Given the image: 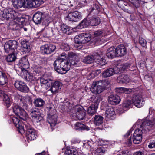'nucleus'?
I'll list each match as a JSON object with an SVG mask.
<instances>
[{
    "label": "nucleus",
    "instance_id": "f257e3e1",
    "mask_svg": "<svg viewBox=\"0 0 155 155\" xmlns=\"http://www.w3.org/2000/svg\"><path fill=\"white\" fill-rule=\"evenodd\" d=\"M155 127V117H153L151 120H146L142 122L140 126L141 130L137 129L135 130L133 134V141L136 144L139 143L142 140V134L143 131L148 130Z\"/></svg>",
    "mask_w": 155,
    "mask_h": 155
},
{
    "label": "nucleus",
    "instance_id": "f03ea898",
    "mask_svg": "<svg viewBox=\"0 0 155 155\" xmlns=\"http://www.w3.org/2000/svg\"><path fill=\"white\" fill-rule=\"evenodd\" d=\"M40 83L41 86L46 90L49 88L51 86L50 90L53 94H55L58 92L61 86V83L60 82L56 81L53 83L52 79L47 77L45 75L41 78Z\"/></svg>",
    "mask_w": 155,
    "mask_h": 155
},
{
    "label": "nucleus",
    "instance_id": "7ed1b4c3",
    "mask_svg": "<svg viewBox=\"0 0 155 155\" xmlns=\"http://www.w3.org/2000/svg\"><path fill=\"white\" fill-rule=\"evenodd\" d=\"M17 42L15 40H9L5 44L4 48L5 52L7 53L12 52L7 56L5 60L7 62H12L16 59V55L13 51L17 48Z\"/></svg>",
    "mask_w": 155,
    "mask_h": 155
},
{
    "label": "nucleus",
    "instance_id": "20e7f679",
    "mask_svg": "<svg viewBox=\"0 0 155 155\" xmlns=\"http://www.w3.org/2000/svg\"><path fill=\"white\" fill-rule=\"evenodd\" d=\"M133 103L136 107L140 108L144 105L145 102L141 95H137L133 97L132 102L130 101H124L122 104V107L124 108H130L132 107Z\"/></svg>",
    "mask_w": 155,
    "mask_h": 155
},
{
    "label": "nucleus",
    "instance_id": "39448f33",
    "mask_svg": "<svg viewBox=\"0 0 155 155\" xmlns=\"http://www.w3.org/2000/svg\"><path fill=\"white\" fill-rule=\"evenodd\" d=\"M67 63V61L63 60L62 59L56 60L53 64L54 70L58 73L65 74L70 67L69 66L66 65V64Z\"/></svg>",
    "mask_w": 155,
    "mask_h": 155
},
{
    "label": "nucleus",
    "instance_id": "423d86ee",
    "mask_svg": "<svg viewBox=\"0 0 155 155\" xmlns=\"http://www.w3.org/2000/svg\"><path fill=\"white\" fill-rule=\"evenodd\" d=\"M53 105L50 104L46 108V110L48 112L47 120L52 127L56 125L57 121L56 110L53 108Z\"/></svg>",
    "mask_w": 155,
    "mask_h": 155
},
{
    "label": "nucleus",
    "instance_id": "0eeeda50",
    "mask_svg": "<svg viewBox=\"0 0 155 155\" xmlns=\"http://www.w3.org/2000/svg\"><path fill=\"white\" fill-rule=\"evenodd\" d=\"M91 40L90 34L85 33L76 35L74 38V42H79L83 45L89 42Z\"/></svg>",
    "mask_w": 155,
    "mask_h": 155
},
{
    "label": "nucleus",
    "instance_id": "6e6552de",
    "mask_svg": "<svg viewBox=\"0 0 155 155\" xmlns=\"http://www.w3.org/2000/svg\"><path fill=\"white\" fill-rule=\"evenodd\" d=\"M101 100L100 97H97L95 98L94 100V104H92L88 108L87 113L89 115L92 116L95 113L99 104Z\"/></svg>",
    "mask_w": 155,
    "mask_h": 155
},
{
    "label": "nucleus",
    "instance_id": "1a4fd4ad",
    "mask_svg": "<svg viewBox=\"0 0 155 155\" xmlns=\"http://www.w3.org/2000/svg\"><path fill=\"white\" fill-rule=\"evenodd\" d=\"M73 112L74 113H71V116L75 120L78 119L79 120L83 119L86 115V111L84 109H74Z\"/></svg>",
    "mask_w": 155,
    "mask_h": 155
},
{
    "label": "nucleus",
    "instance_id": "9d476101",
    "mask_svg": "<svg viewBox=\"0 0 155 155\" xmlns=\"http://www.w3.org/2000/svg\"><path fill=\"white\" fill-rule=\"evenodd\" d=\"M45 17V15L40 12H38L34 14L33 17V20L36 24H40L41 22L42 21L45 22V23H46L47 22L48 23V17Z\"/></svg>",
    "mask_w": 155,
    "mask_h": 155
},
{
    "label": "nucleus",
    "instance_id": "9b49d317",
    "mask_svg": "<svg viewBox=\"0 0 155 155\" xmlns=\"http://www.w3.org/2000/svg\"><path fill=\"white\" fill-rule=\"evenodd\" d=\"M56 46L52 44H45L41 47V52L44 54H49L54 52Z\"/></svg>",
    "mask_w": 155,
    "mask_h": 155
},
{
    "label": "nucleus",
    "instance_id": "f8f14e48",
    "mask_svg": "<svg viewBox=\"0 0 155 155\" xmlns=\"http://www.w3.org/2000/svg\"><path fill=\"white\" fill-rule=\"evenodd\" d=\"M102 84L100 81L94 82L91 88V91L95 94L101 93L104 88Z\"/></svg>",
    "mask_w": 155,
    "mask_h": 155
},
{
    "label": "nucleus",
    "instance_id": "ddd939ff",
    "mask_svg": "<svg viewBox=\"0 0 155 155\" xmlns=\"http://www.w3.org/2000/svg\"><path fill=\"white\" fill-rule=\"evenodd\" d=\"M15 87L21 92L26 93L29 91V88L26 84L24 82L17 81L14 84Z\"/></svg>",
    "mask_w": 155,
    "mask_h": 155
},
{
    "label": "nucleus",
    "instance_id": "4468645a",
    "mask_svg": "<svg viewBox=\"0 0 155 155\" xmlns=\"http://www.w3.org/2000/svg\"><path fill=\"white\" fill-rule=\"evenodd\" d=\"M30 114L32 118L35 120L36 122H39L43 119V117L41 115L39 110L36 108H34L30 110Z\"/></svg>",
    "mask_w": 155,
    "mask_h": 155
},
{
    "label": "nucleus",
    "instance_id": "2eb2a0df",
    "mask_svg": "<svg viewBox=\"0 0 155 155\" xmlns=\"http://www.w3.org/2000/svg\"><path fill=\"white\" fill-rule=\"evenodd\" d=\"M29 0H12V3L14 8H19L23 7L28 8L27 2Z\"/></svg>",
    "mask_w": 155,
    "mask_h": 155
},
{
    "label": "nucleus",
    "instance_id": "dca6fc26",
    "mask_svg": "<svg viewBox=\"0 0 155 155\" xmlns=\"http://www.w3.org/2000/svg\"><path fill=\"white\" fill-rule=\"evenodd\" d=\"M26 133L28 140L30 141L34 140L37 137L35 130L30 125L26 126Z\"/></svg>",
    "mask_w": 155,
    "mask_h": 155
},
{
    "label": "nucleus",
    "instance_id": "f3484780",
    "mask_svg": "<svg viewBox=\"0 0 155 155\" xmlns=\"http://www.w3.org/2000/svg\"><path fill=\"white\" fill-rule=\"evenodd\" d=\"M67 18L69 21L76 22L81 18L82 15L81 13L75 11L69 13Z\"/></svg>",
    "mask_w": 155,
    "mask_h": 155
},
{
    "label": "nucleus",
    "instance_id": "a211bd4d",
    "mask_svg": "<svg viewBox=\"0 0 155 155\" xmlns=\"http://www.w3.org/2000/svg\"><path fill=\"white\" fill-rule=\"evenodd\" d=\"M118 67L111 68L105 70L101 74L102 77L104 78H107L113 75L115 73H117L115 70Z\"/></svg>",
    "mask_w": 155,
    "mask_h": 155
},
{
    "label": "nucleus",
    "instance_id": "6ab92c4d",
    "mask_svg": "<svg viewBox=\"0 0 155 155\" xmlns=\"http://www.w3.org/2000/svg\"><path fill=\"white\" fill-rule=\"evenodd\" d=\"M19 65L21 67V70L23 71L26 70L29 67V64L28 59L26 57H24L20 60Z\"/></svg>",
    "mask_w": 155,
    "mask_h": 155
},
{
    "label": "nucleus",
    "instance_id": "aec40b11",
    "mask_svg": "<svg viewBox=\"0 0 155 155\" xmlns=\"http://www.w3.org/2000/svg\"><path fill=\"white\" fill-rule=\"evenodd\" d=\"M116 49L118 57L123 56L127 54V49L123 45H119Z\"/></svg>",
    "mask_w": 155,
    "mask_h": 155
},
{
    "label": "nucleus",
    "instance_id": "412c9836",
    "mask_svg": "<svg viewBox=\"0 0 155 155\" xmlns=\"http://www.w3.org/2000/svg\"><path fill=\"white\" fill-rule=\"evenodd\" d=\"M120 101V97L117 95H110L108 97V102L112 105L117 104L119 103Z\"/></svg>",
    "mask_w": 155,
    "mask_h": 155
},
{
    "label": "nucleus",
    "instance_id": "4be33fe9",
    "mask_svg": "<svg viewBox=\"0 0 155 155\" xmlns=\"http://www.w3.org/2000/svg\"><path fill=\"white\" fill-rule=\"evenodd\" d=\"M106 56L108 58L111 59L118 57L116 48L112 47L108 48L107 51Z\"/></svg>",
    "mask_w": 155,
    "mask_h": 155
},
{
    "label": "nucleus",
    "instance_id": "5701e85b",
    "mask_svg": "<svg viewBox=\"0 0 155 155\" xmlns=\"http://www.w3.org/2000/svg\"><path fill=\"white\" fill-rule=\"evenodd\" d=\"M130 81V79L129 76L127 75L121 74L117 78V82L120 84H126Z\"/></svg>",
    "mask_w": 155,
    "mask_h": 155
},
{
    "label": "nucleus",
    "instance_id": "b1692460",
    "mask_svg": "<svg viewBox=\"0 0 155 155\" xmlns=\"http://www.w3.org/2000/svg\"><path fill=\"white\" fill-rule=\"evenodd\" d=\"M88 21L90 25L97 26L100 23V20L98 17H89L88 16Z\"/></svg>",
    "mask_w": 155,
    "mask_h": 155
},
{
    "label": "nucleus",
    "instance_id": "393cba45",
    "mask_svg": "<svg viewBox=\"0 0 155 155\" xmlns=\"http://www.w3.org/2000/svg\"><path fill=\"white\" fill-rule=\"evenodd\" d=\"M41 3L40 0H29L27 3L28 8H36L39 7Z\"/></svg>",
    "mask_w": 155,
    "mask_h": 155
},
{
    "label": "nucleus",
    "instance_id": "a878e982",
    "mask_svg": "<svg viewBox=\"0 0 155 155\" xmlns=\"http://www.w3.org/2000/svg\"><path fill=\"white\" fill-rule=\"evenodd\" d=\"M94 57L96 58L95 62L97 64L103 66L107 64V61L103 57L101 58L100 55L97 53H96V56Z\"/></svg>",
    "mask_w": 155,
    "mask_h": 155
},
{
    "label": "nucleus",
    "instance_id": "bb28decb",
    "mask_svg": "<svg viewBox=\"0 0 155 155\" xmlns=\"http://www.w3.org/2000/svg\"><path fill=\"white\" fill-rule=\"evenodd\" d=\"M8 82V79L6 74L4 72L0 71V85H4Z\"/></svg>",
    "mask_w": 155,
    "mask_h": 155
},
{
    "label": "nucleus",
    "instance_id": "cd10ccee",
    "mask_svg": "<svg viewBox=\"0 0 155 155\" xmlns=\"http://www.w3.org/2000/svg\"><path fill=\"white\" fill-rule=\"evenodd\" d=\"M19 111L18 112V113L16 114L15 115L21 119L25 120L28 117V114L22 107L21 109H19Z\"/></svg>",
    "mask_w": 155,
    "mask_h": 155
},
{
    "label": "nucleus",
    "instance_id": "c85d7f7f",
    "mask_svg": "<svg viewBox=\"0 0 155 155\" xmlns=\"http://www.w3.org/2000/svg\"><path fill=\"white\" fill-rule=\"evenodd\" d=\"M96 53L94 54V55H88L84 58L83 60V61L87 64H91L94 61H95V57L96 56Z\"/></svg>",
    "mask_w": 155,
    "mask_h": 155
},
{
    "label": "nucleus",
    "instance_id": "c756f323",
    "mask_svg": "<svg viewBox=\"0 0 155 155\" xmlns=\"http://www.w3.org/2000/svg\"><path fill=\"white\" fill-rule=\"evenodd\" d=\"M90 24L87 16L81 21L78 26V29H82L87 27Z\"/></svg>",
    "mask_w": 155,
    "mask_h": 155
},
{
    "label": "nucleus",
    "instance_id": "7c9ffc66",
    "mask_svg": "<svg viewBox=\"0 0 155 155\" xmlns=\"http://www.w3.org/2000/svg\"><path fill=\"white\" fill-rule=\"evenodd\" d=\"M12 12L7 10H5L2 14V17L5 19L8 20L10 19H12L14 17L12 14Z\"/></svg>",
    "mask_w": 155,
    "mask_h": 155
},
{
    "label": "nucleus",
    "instance_id": "2f4dec72",
    "mask_svg": "<svg viewBox=\"0 0 155 155\" xmlns=\"http://www.w3.org/2000/svg\"><path fill=\"white\" fill-rule=\"evenodd\" d=\"M21 47L23 52L25 53H28L30 51L29 44L28 42L23 41L21 42Z\"/></svg>",
    "mask_w": 155,
    "mask_h": 155
},
{
    "label": "nucleus",
    "instance_id": "473e14b6",
    "mask_svg": "<svg viewBox=\"0 0 155 155\" xmlns=\"http://www.w3.org/2000/svg\"><path fill=\"white\" fill-rule=\"evenodd\" d=\"M33 103L35 107H40L44 105L45 102L42 99L38 98L34 100Z\"/></svg>",
    "mask_w": 155,
    "mask_h": 155
},
{
    "label": "nucleus",
    "instance_id": "72a5a7b5",
    "mask_svg": "<svg viewBox=\"0 0 155 155\" xmlns=\"http://www.w3.org/2000/svg\"><path fill=\"white\" fill-rule=\"evenodd\" d=\"M106 116L108 118H110L115 114L114 108L111 107H109L107 108L105 112Z\"/></svg>",
    "mask_w": 155,
    "mask_h": 155
},
{
    "label": "nucleus",
    "instance_id": "f704fd0d",
    "mask_svg": "<svg viewBox=\"0 0 155 155\" xmlns=\"http://www.w3.org/2000/svg\"><path fill=\"white\" fill-rule=\"evenodd\" d=\"M103 118L102 117L96 115L94 119V124L97 126H99L103 123Z\"/></svg>",
    "mask_w": 155,
    "mask_h": 155
},
{
    "label": "nucleus",
    "instance_id": "c9c22d12",
    "mask_svg": "<svg viewBox=\"0 0 155 155\" xmlns=\"http://www.w3.org/2000/svg\"><path fill=\"white\" fill-rule=\"evenodd\" d=\"M3 96V100L4 102V104L7 108H8L9 107L11 104V99L9 96L6 94H4Z\"/></svg>",
    "mask_w": 155,
    "mask_h": 155
},
{
    "label": "nucleus",
    "instance_id": "e433bc0d",
    "mask_svg": "<svg viewBox=\"0 0 155 155\" xmlns=\"http://www.w3.org/2000/svg\"><path fill=\"white\" fill-rule=\"evenodd\" d=\"M75 126L76 129H77L86 130H89V127H88L86 126L80 122H78L76 123Z\"/></svg>",
    "mask_w": 155,
    "mask_h": 155
},
{
    "label": "nucleus",
    "instance_id": "4c0bfd02",
    "mask_svg": "<svg viewBox=\"0 0 155 155\" xmlns=\"http://www.w3.org/2000/svg\"><path fill=\"white\" fill-rule=\"evenodd\" d=\"M70 30V28L68 26L65 25L63 24L61 27L60 31L64 34H66L67 35H69L70 33L69 31Z\"/></svg>",
    "mask_w": 155,
    "mask_h": 155
},
{
    "label": "nucleus",
    "instance_id": "58836bf2",
    "mask_svg": "<svg viewBox=\"0 0 155 155\" xmlns=\"http://www.w3.org/2000/svg\"><path fill=\"white\" fill-rule=\"evenodd\" d=\"M66 64L67 66L68 65L70 66L69 69H68V71L71 68H73L74 66H78L77 62L72 59L70 60L69 62L67 61V63Z\"/></svg>",
    "mask_w": 155,
    "mask_h": 155
},
{
    "label": "nucleus",
    "instance_id": "ea45409f",
    "mask_svg": "<svg viewBox=\"0 0 155 155\" xmlns=\"http://www.w3.org/2000/svg\"><path fill=\"white\" fill-rule=\"evenodd\" d=\"M24 72L26 74L25 79L28 81H32L33 79L32 76L31 75L27 70L24 71Z\"/></svg>",
    "mask_w": 155,
    "mask_h": 155
},
{
    "label": "nucleus",
    "instance_id": "a19ab883",
    "mask_svg": "<svg viewBox=\"0 0 155 155\" xmlns=\"http://www.w3.org/2000/svg\"><path fill=\"white\" fill-rule=\"evenodd\" d=\"M64 51H68L70 49L69 45L65 43H62L60 47Z\"/></svg>",
    "mask_w": 155,
    "mask_h": 155
},
{
    "label": "nucleus",
    "instance_id": "79ce46f5",
    "mask_svg": "<svg viewBox=\"0 0 155 155\" xmlns=\"http://www.w3.org/2000/svg\"><path fill=\"white\" fill-rule=\"evenodd\" d=\"M128 89L125 88L120 87L117 88L115 90V92L117 93H120L126 92Z\"/></svg>",
    "mask_w": 155,
    "mask_h": 155
},
{
    "label": "nucleus",
    "instance_id": "37998d69",
    "mask_svg": "<svg viewBox=\"0 0 155 155\" xmlns=\"http://www.w3.org/2000/svg\"><path fill=\"white\" fill-rule=\"evenodd\" d=\"M21 109V107L17 105H14L12 107L13 111L15 114L18 113V112L19 111V109Z\"/></svg>",
    "mask_w": 155,
    "mask_h": 155
},
{
    "label": "nucleus",
    "instance_id": "c03bdc74",
    "mask_svg": "<svg viewBox=\"0 0 155 155\" xmlns=\"http://www.w3.org/2000/svg\"><path fill=\"white\" fill-rule=\"evenodd\" d=\"M67 154L68 155H78L77 151L73 149L68 150Z\"/></svg>",
    "mask_w": 155,
    "mask_h": 155
},
{
    "label": "nucleus",
    "instance_id": "a18cd8bd",
    "mask_svg": "<svg viewBox=\"0 0 155 155\" xmlns=\"http://www.w3.org/2000/svg\"><path fill=\"white\" fill-rule=\"evenodd\" d=\"M16 126L18 128V131L21 134H23L25 133V130L23 126L20 124H18Z\"/></svg>",
    "mask_w": 155,
    "mask_h": 155
},
{
    "label": "nucleus",
    "instance_id": "49530a36",
    "mask_svg": "<svg viewBox=\"0 0 155 155\" xmlns=\"http://www.w3.org/2000/svg\"><path fill=\"white\" fill-rule=\"evenodd\" d=\"M139 42L140 44L143 47L146 46L147 42L146 40L142 37H140L139 38Z\"/></svg>",
    "mask_w": 155,
    "mask_h": 155
},
{
    "label": "nucleus",
    "instance_id": "de8ad7c7",
    "mask_svg": "<svg viewBox=\"0 0 155 155\" xmlns=\"http://www.w3.org/2000/svg\"><path fill=\"white\" fill-rule=\"evenodd\" d=\"M75 43L74 44V46L77 48L78 50L81 49L83 46V44L79 43L74 42Z\"/></svg>",
    "mask_w": 155,
    "mask_h": 155
},
{
    "label": "nucleus",
    "instance_id": "09e8293b",
    "mask_svg": "<svg viewBox=\"0 0 155 155\" xmlns=\"http://www.w3.org/2000/svg\"><path fill=\"white\" fill-rule=\"evenodd\" d=\"M41 69L39 67H35L33 69V73L35 72V74H39L40 73Z\"/></svg>",
    "mask_w": 155,
    "mask_h": 155
},
{
    "label": "nucleus",
    "instance_id": "8fccbe9b",
    "mask_svg": "<svg viewBox=\"0 0 155 155\" xmlns=\"http://www.w3.org/2000/svg\"><path fill=\"white\" fill-rule=\"evenodd\" d=\"M133 5L137 8H138L139 6V4L138 2V1H135L134 0H129Z\"/></svg>",
    "mask_w": 155,
    "mask_h": 155
},
{
    "label": "nucleus",
    "instance_id": "3c124183",
    "mask_svg": "<svg viewBox=\"0 0 155 155\" xmlns=\"http://www.w3.org/2000/svg\"><path fill=\"white\" fill-rule=\"evenodd\" d=\"M100 81L103 84V85L104 86V88H105L106 86L109 84V82L107 80Z\"/></svg>",
    "mask_w": 155,
    "mask_h": 155
},
{
    "label": "nucleus",
    "instance_id": "603ef678",
    "mask_svg": "<svg viewBox=\"0 0 155 155\" xmlns=\"http://www.w3.org/2000/svg\"><path fill=\"white\" fill-rule=\"evenodd\" d=\"M100 81L103 84V85L104 86V88H105L106 86L109 84V82L107 80Z\"/></svg>",
    "mask_w": 155,
    "mask_h": 155
},
{
    "label": "nucleus",
    "instance_id": "864d4df0",
    "mask_svg": "<svg viewBox=\"0 0 155 155\" xmlns=\"http://www.w3.org/2000/svg\"><path fill=\"white\" fill-rule=\"evenodd\" d=\"M148 147L150 148L155 147V139L154 140H153L148 145Z\"/></svg>",
    "mask_w": 155,
    "mask_h": 155
},
{
    "label": "nucleus",
    "instance_id": "5fc2aeb1",
    "mask_svg": "<svg viewBox=\"0 0 155 155\" xmlns=\"http://www.w3.org/2000/svg\"><path fill=\"white\" fill-rule=\"evenodd\" d=\"M12 120L15 124H16V126L18 124H19V120L15 117H14L12 118Z\"/></svg>",
    "mask_w": 155,
    "mask_h": 155
},
{
    "label": "nucleus",
    "instance_id": "6e6d98bb",
    "mask_svg": "<svg viewBox=\"0 0 155 155\" xmlns=\"http://www.w3.org/2000/svg\"><path fill=\"white\" fill-rule=\"evenodd\" d=\"M96 151L98 153L102 154L104 153L105 151L103 149L100 148H98L96 150Z\"/></svg>",
    "mask_w": 155,
    "mask_h": 155
},
{
    "label": "nucleus",
    "instance_id": "4d7b16f0",
    "mask_svg": "<svg viewBox=\"0 0 155 155\" xmlns=\"http://www.w3.org/2000/svg\"><path fill=\"white\" fill-rule=\"evenodd\" d=\"M120 153L122 155H128L129 152L127 150H122Z\"/></svg>",
    "mask_w": 155,
    "mask_h": 155
},
{
    "label": "nucleus",
    "instance_id": "13d9d810",
    "mask_svg": "<svg viewBox=\"0 0 155 155\" xmlns=\"http://www.w3.org/2000/svg\"><path fill=\"white\" fill-rule=\"evenodd\" d=\"M102 33V32L101 31H96L94 32V37H98L101 35Z\"/></svg>",
    "mask_w": 155,
    "mask_h": 155
},
{
    "label": "nucleus",
    "instance_id": "bf43d9fd",
    "mask_svg": "<svg viewBox=\"0 0 155 155\" xmlns=\"http://www.w3.org/2000/svg\"><path fill=\"white\" fill-rule=\"evenodd\" d=\"M17 20L19 22L22 23L25 21V19L23 17H18L17 18Z\"/></svg>",
    "mask_w": 155,
    "mask_h": 155
},
{
    "label": "nucleus",
    "instance_id": "052dcab7",
    "mask_svg": "<svg viewBox=\"0 0 155 155\" xmlns=\"http://www.w3.org/2000/svg\"><path fill=\"white\" fill-rule=\"evenodd\" d=\"M126 143L128 145H130L131 144L132 141L131 138V137H130V138L128 139Z\"/></svg>",
    "mask_w": 155,
    "mask_h": 155
},
{
    "label": "nucleus",
    "instance_id": "680f3d73",
    "mask_svg": "<svg viewBox=\"0 0 155 155\" xmlns=\"http://www.w3.org/2000/svg\"><path fill=\"white\" fill-rule=\"evenodd\" d=\"M133 155H143V153L142 152L137 151L134 153Z\"/></svg>",
    "mask_w": 155,
    "mask_h": 155
},
{
    "label": "nucleus",
    "instance_id": "e2e57ef3",
    "mask_svg": "<svg viewBox=\"0 0 155 155\" xmlns=\"http://www.w3.org/2000/svg\"><path fill=\"white\" fill-rule=\"evenodd\" d=\"M120 4H121L122 6H123V5L127 6V2H124L123 1H121L120 2Z\"/></svg>",
    "mask_w": 155,
    "mask_h": 155
},
{
    "label": "nucleus",
    "instance_id": "0e129e2a",
    "mask_svg": "<svg viewBox=\"0 0 155 155\" xmlns=\"http://www.w3.org/2000/svg\"><path fill=\"white\" fill-rule=\"evenodd\" d=\"M124 11L125 12H126L127 13H129L131 14V11H130V10H129L128 9L124 8Z\"/></svg>",
    "mask_w": 155,
    "mask_h": 155
},
{
    "label": "nucleus",
    "instance_id": "69168bd1",
    "mask_svg": "<svg viewBox=\"0 0 155 155\" xmlns=\"http://www.w3.org/2000/svg\"><path fill=\"white\" fill-rule=\"evenodd\" d=\"M95 10L96 11H97V9L96 7L95 6V7H93L91 11V12L93 10Z\"/></svg>",
    "mask_w": 155,
    "mask_h": 155
},
{
    "label": "nucleus",
    "instance_id": "338daca9",
    "mask_svg": "<svg viewBox=\"0 0 155 155\" xmlns=\"http://www.w3.org/2000/svg\"><path fill=\"white\" fill-rule=\"evenodd\" d=\"M21 29L22 31H26L27 30V28L25 27H23L22 28H21Z\"/></svg>",
    "mask_w": 155,
    "mask_h": 155
},
{
    "label": "nucleus",
    "instance_id": "774afa93",
    "mask_svg": "<svg viewBox=\"0 0 155 155\" xmlns=\"http://www.w3.org/2000/svg\"><path fill=\"white\" fill-rule=\"evenodd\" d=\"M54 29H53L52 28H51V32L52 33V34L53 35H54L55 34L54 33Z\"/></svg>",
    "mask_w": 155,
    "mask_h": 155
}]
</instances>
